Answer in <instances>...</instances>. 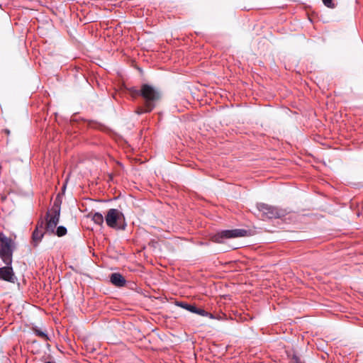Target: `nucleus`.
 Masks as SVG:
<instances>
[{
  "label": "nucleus",
  "instance_id": "nucleus-10",
  "mask_svg": "<svg viewBox=\"0 0 363 363\" xmlns=\"http://www.w3.org/2000/svg\"><path fill=\"white\" fill-rule=\"evenodd\" d=\"M89 217L91 218V220L97 225H102L104 221V216L101 213H94L93 214L90 213L89 215Z\"/></svg>",
  "mask_w": 363,
  "mask_h": 363
},
{
  "label": "nucleus",
  "instance_id": "nucleus-8",
  "mask_svg": "<svg viewBox=\"0 0 363 363\" xmlns=\"http://www.w3.org/2000/svg\"><path fill=\"white\" fill-rule=\"evenodd\" d=\"M44 229V222L43 220L39 221L32 234V240L35 246L38 245L42 240L45 234Z\"/></svg>",
  "mask_w": 363,
  "mask_h": 363
},
{
  "label": "nucleus",
  "instance_id": "nucleus-12",
  "mask_svg": "<svg viewBox=\"0 0 363 363\" xmlns=\"http://www.w3.org/2000/svg\"><path fill=\"white\" fill-rule=\"evenodd\" d=\"M33 331L36 335L40 337L45 340H48L49 339L45 331L41 330L38 327H33Z\"/></svg>",
  "mask_w": 363,
  "mask_h": 363
},
{
  "label": "nucleus",
  "instance_id": "nucleus-11",
  "mask_svg": "<svg viewBox=\"0 0 363 363\" xmlns=\"http://www.w3.org/2000/svg\"><path fill=\"white\" fill-rule=\"evenodd\" d=\"M176 306H179L186 311H189L191 313H194L196 311V306L194 305L189 304L186 302L183 301H177Z\"/></svg>",
  "mask_w": 363,
  "mask_h": 363
},
{
  "label": "nucleus",
  "instance_id": "nucleus-9",
  "mask_svg": "<svg viewBox=\"0 0 363 363\" xmlns=\"http://www.w3.org/2000/svg\"><path fill=\"white\" fill-rule=\"evenodd\" d=\"M111 282L117 287L125 286L126 281L120 273H113L110 277Z\"/></svg>",
  "mask_w": 363,
  "mask_h": 363
},
{
  "label": "nucleus",
  "instance_id": "nucleus-5",
  "mask_svg": "<svg viewBox=\"0 0 363 363\" xmlns=\"http://www.w3.org/2000/svg\"><path fill=\"white\" fill-rule=\"evenodd\" d=\"M247 235V230L245 229H233L221 230L212 237L215 242L222 243L225 239L241 238Z\"/></svg>",
  "mask_w": 363,
  "mask_h": 363
},
{
  "label": "nucleus",
  "instance_id": "nucleus-13",
  "mask_svg": "<svg viewBox=\"0 0 363 363\" xmlns=\"http://www.w3.org/2000/svg\"><path fill=\"white\" fill-rule=\"evenodd\" d=\"M288 357L294 363H303V362L301 359V357L294 351L289 352Z\"/></svg>",
  "mask_w": 363,
  "mask_h": 363
},
{
  "label": "nucleus",
  "instance_id": "nucleus-6",
  "mask_svg": "<svg viewBox=\"0 0 363 363\" xmlns=\"http://www.w3.org/2000/svg\"><path fill=\"white\" fill-rule=\"evenodd\" d=\"M257 208L264 219L278 218L284 215V211L265 203L257 204Z\"/></svg>",
  "mask_w": 363,
  "mask_h": 363
},
{
  "label": "nucleus",
  "instance_id": "nucleus-16",
  "mask_svg": "<svg viewBox=\"0 0 363 363\" xmlns=\"http://www.w3.org/2000/svg\"><path fill=\"white\" fill-rule=\"evenodd\" d=\"M194 313L199 314L201 316H208V313L207 311H206L205 310L201 309V308H197L196 307V311L194 312Z\"/></svg>",
  "mask_w": 363,
  "mask_h": 363
},
{
  "label": "nucleus",
  "instance_id": "nucleus-2",
  "mask_svg": "<svg viewBox=\"0 0 363 363\" xmlns=\"http://www.w3.org/2000/svg\"><path fill=\"white\" fill-rule=\"evenodd\" d=\"M60 216V203L55 201L52 208L49 209L45 216V233L54 234Z\"/></svg>",
  "mask_w": 363,
  "mask_h": 363
},
{
  "label": "nucleus",
  "instance_id": "nucleus-15",
  "mask_svg": "<svg viewBox=\"0 0 363 363\" xmlns=\"http://www.w3.org/2000/svg\"><path fill=\"white\" fill-rule=\"evenodd\" d=\"M323 3L325 6L330 9H334L335 7V4L333 2V0H322Z\"/></svg>",
  "mask_w": 363,
  "mask_h": 363
},
{
  "label": "nucleus",
  "instance_id": "nucleus-4",
  "mask_svg": "<svg viewBox=\"0 0 363 363\" xmlns=\"http://www.w3.org/2000/svg\"><path fill=\"white\" fill-rule=\"evenodd\" d=\"M106 225L112 228L124 230L125 228L124 215L118 209L111 208L105 217Z\"/></svg>",
  "mask_w": 363,
  "mask_h": 363
},
{
  "label": "nucleus",
  "instance_id": "nucleus-14",
  "mask_svg": "<svg viewBox=\"0 0 363 363\" xmlns=\"http://www.w3.org/2000/svg\"><path fill=\"white\" fill-rule=\"evenodd\" d=\"M67 232V228L65 226L60 225L55 228V233L53 235H57L58 237H62L65 235Z\"/></svg>",
  "mask_w": 363,
  "mask_h": 363
},
{
  "label": "nucleus",
  "instance_id": "nucleus-17",
  "mask_svg": "<svg viewBox=\"0 0 363 363\" xmlns=\"http://www.w3.org/2000/svg\"><path fill=\"white\" fill-rule=\"evenodd\" d=\"M45 363H52V362H46Z\"/></svg>",
  "mask_w": 363,
  "mask_h": 363
},
{
  "label": "nucleus",
  "instance_id": "nucleus-3",
  "mask_svg": "<svg viewBox=\"0 0 363 363\" xmlns=\"http://www.w3.org/2000/svg\"><path fill=\"white\" fill-rule=\"evenodd\" d=\"M15 250L13 240L0 233V258L4 264L13 262V253Z\"/></svg>",
  "mask_w": 363,
  "mask_h": 363
},
{
  "label": "nucleus",
  "instance_id": "nucleus-7",
  "mask_svg": "<svg viewBox=\"0 0 363 363\" xmlns=\"http://www.w3.org/2000/svg\"><path fill=\"white\" fill-rule=\"evenodd\" d=\"M5 264L4 267H0V280L13 284L16 283L17 278L13 272L12 263Z\"/></svg>",
  "mask_w": 363,
  "mask_h": 363
},
{
  "label": "nucleus",
  "instance_id": "nucleus-1",
  "mask_svg": "<svg viewBox=\"0 0 363 363\" xmlns=\"http://www.w3.org/2000/svg\"><path fill=\"white\" fill-rule=\"evenodd\" d=\"M131 92L133 95L141 96L145 101V107L138 108V114L150 112L155 107L156 103L161 97L160 91L147 84H142L140 89L132 88Z\"/></svg>",
  "mask_w": 363,
  "mask_h": 363
}]
</instances>
